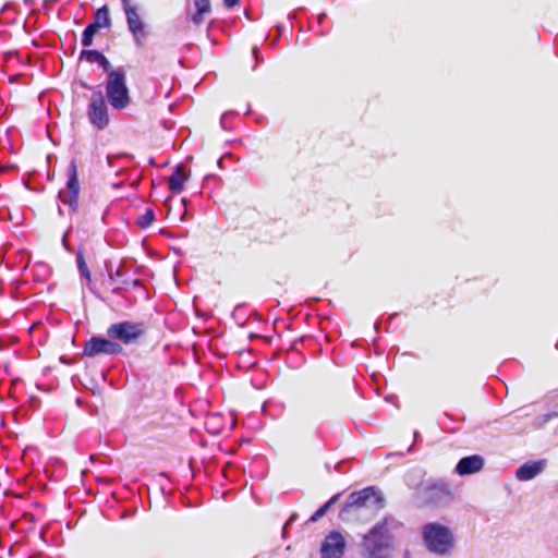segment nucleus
I'll return each instance as SVG.
<instances>
[{
	"label": "nucleus",
	"mask_w": 558,
	"mask_h": 558,
	"mask_svg": "<svg viewBox=\"0 0 558 558\" xmlns=\"http://www.w3.org/2000/svg\"><path fill=\"white\" fill-rule=\"evenodd\" d=\"M384 497L376 486H367L348 495L339 511V519L347 523H366L383 508Z\"/></svg>",
	"instance_id": "obj_1"
},
{
	"label": "nucleus",
	"mask_w": 558,
	"mask_h": 558,
	"mask_svg": "<svg viewBox=\"0 0 558 558\" xmlns=\"http://www.w3.org/2000/svg\"><path fill=\"white\" fill-rule=\"evenodd\" d=\"M424 547L428 553L439 556H451L457 546V536L453 530L440 522H428L421 527Z\"/></svg>",
	"instance_id": "obj_2"
},
{
	"label": "nucleus",
	"mask_w": 558,
	"mask_h": 558,
	"mask_svg": "<svg viewBox=\"0 0 558 558\" xmlns=\"http://www.w3.org/2000/svg\"><path fill=\"white\" fill-rule=\"evenodd\" d=\"M424 506L440 509L449 507L456 498L454 486L445 478L429 480L420 492Z\"/></svg>",
	"instance_id": "obj_3"
},
{
	"label": "nucleus",
	"mask_w": 558,
	"mask_h": 558,
	"mask_svg": "<svg viewBox=\"0 0 558 558\" xmlns=\"http://www.w3.org/2000/svg\"><path fill=\"white\" fill-rule=\"evenodd\" d=\"M106 98L110 107L116 111H123L131 101L130 89L126 84V73L123 68L109 73L105 84Z\"/></svg>",
	"instance_id": "obj_4"
},
{
	"label": "nucleus",
	"mask_w": 558,
	"mask_h": 558,
	"mask_svg": "<svg viewBox=\"0 0 558 558\" xmlns=\"http://www.w3.org/2000/svg\"><path fill=\"white\" fill-rule=\"evenodd\" d=\"M122 10L125 15L128 31L131 33L136 46L142 47L148 36V25L140 14V7L132 0H121Z\"/></svg>",
	"instance_id": "obj_5"
},
{
	"label": "nucleus",
	"mask_w": 558,
	"mask_h": 558,
	"mask_svg": "<svg viewBox=\"0 0 558 558\" xmlns=\"http://www.w3.org/2000/svg\"><path fill=\"white\" fill-rule=\"evenodd\" d=\"M145 324L142 322L124 320L110 325L107 336L110 339L123 344H134L145 335Z\"/></svg>",
	"instance_id": "obj_6"
},
{
	"label": "nucleus",
	"mask_w": 558,
	"mask_h": 558,
	"mask_svg": "<svg viewBox=\"0 0 558 558\" xmlns=\"http://www.w3.org/2000/svg\"><path fill=\"white\" fill-rule=\"evenodd\" d=\"M359 547L363 558H384V520L363 534Z\"/></svg>",
	"instance_id": "obj_7"
},
{
	"label": "nucleus",
	"mask_w": 558,
	"mask_h": 558,
	"mask_svg": "<svg viewBox=\"0 0 558 558\" xmlns=\"http://www.w3.org/2000/svg\"><path fill=\"white\" fill-rule=\"evenodd\" d=\"M66 177L68 180L65 189L59 191L58 198L63 205L69 206L70 213H75L78 208L80 194L77 165L75 160L70 161L66 170Z\"/></svg>",
	"instance_id": "obj_8"
},
{
	"label": "nucleus",
	"mask_w": 558,
	"mask_h": 558,
	"mask_svg": "<svg viewBox=\"0 0 558 558\" xmlns=\"http://www.w3.org/2000/svg\"><path fill=\"white\" fill-rule=\"evenodd\" d=\"M87 118L97 130H105L110 122L108 107L101 90H96L90 97Z\"/></svg>",
	"instance_id": "obj_9"
},
{
	"label": "nucleus",
	"mask_w": 558,
	"mask_h": 558,
	"mask_svg": "<svg viewBox=\"0 0 558 558\" xmlns=\"http://www.w3.org/2000/svg\"><path fill=\"white\" fill-rule=\"evenodd\" d=\"M123 352L122 345L113 341V339H107L102 337H92L88 341H86L83 354L85 356L94 357L99 354L107 355H119Z\"/></svg>",
	"instance_id": "obj_10"
},
{
	"label": "nucleus",
	"mask_w": 558,
	"mask_h": 558,
	"mask_svg": "<svg viewBox=\"0 0 558 558\" xmlns=\"http://www.w3.org/2000/svg\"><path fill=\"white\" fill-rule=\"evenodd\" d=\"M345 549V539L338 531H331L322 543V558H342Z\"/></svg>",
	"instance_id": "obj_11"
},
{
	"label": "nucleus",
	"mask_w": 558,
	"mask_h": 558,
	"mask_svg": "<svg viewBox=\"0 0 558 558\" xmlns=\"http://www.w3.org/2000/svg\"><path fill=\"white\" fill-rule=\"evenodd\" d=\"M484 458L478 454H472L461 458L454 472L461 476L471 475L480 472L484 468Z\"/></svg>",
	"instance_id": "obj_12"
},
{
	"label": "nucleus",
	"mask_w": 558,
	"mask_h": 558,
	"mask_svg": "<svg viewBox=\"0 0 558 558\" xmlns=\"http://www.w3.org/2000/svg\"><path fill=\"white\" fill-rule=\"evenodd\" d=\"M545 466V460H530L518 468L515 476L519 481H530L541 474Z\"/></svg>",
	"instance_id": "obj_13"
},
{
	"label": "nucleus",
	"mask_w": 558,
	"mask_h": 558,
	"mask_svg": "<svg viewBox=\"0 0 558 558\" xmlns=\"http://www.w3.org/2000/svg\"><path fill=\"white\" fill-rule=\"evenodd\" d=\"M187 180V175L185 173V166L179 163L174 167L172 174L168 179L169 190L173 194L182 193L184 189V182Z\"/></svg>",
	"instance_id": "obj_14"
},
{
	"label": "nucleus",
	"mask_w": 558,
	"mask_h": 558,
	"mask_svg": "<svg viewBox=\"0 0 558 558\" xmlns=\"http://www.w3.org/2000/svg\"><path fill=\"white\" fill-rule=\"evenodd\" d=\"M108 276L110 280H114L116 278L121 280V283L125 287L131 286L132 288H141L144 289V286L140 279H131L126 276L124 270V264L121 263L120 266L113 271L111 268L107 266Z\"/></svg>",
	"instance_id": "obj_15"
},
{
	"label": "nucleus",
	"mask_w": 558,
	"mask_h": 558,
	"mask_svg": "<svg viewBox=\"0 0 558 558\" xmlns=\"http://www.w3.org/2000/svg\"><path fill=\"white\" fill-rule=\"evenodd\" d=\"M111 24V20L109 16V11L106 5L98 9L94 14V22L89 23V25H96L97 29L101 27H109Z\"/></svg>",
	"instance_id": "obj_16"
},
{
	"label": "nucleus",
	"mask_w": 558,
	"mask_h": 558,
	"mask_svg": "<svg viewBox=\"0 0 558 558\" xmlns=\"http://www.w3.org/2000/svg\"><path fill=\"white\" fill-rule=\"evenodd\" d=\"M196 12L192 16V21L199 25L203 23V15L210 11V0H194Z\"/></svg>",
	"instance_id": "obj_17"
},
{
	"label": "nucleus",
	"mask_w": 558,
	"mask_h": 558,
	"mask_svg": "<svg viewBox=\"0 0 558 558\" xmlns=\"http://www.w3.org/2000/svg\"><path fill=\"white\" fill-rule=\"evenodd\" d=\"M232 318L238 326H244L248 318V311L245 304H238L233 312Z\"/></svg>",
	"instance_id": "obj_18"
},
{
	"label": "nucleus",
	"mask_w": 558,
	"mask_h": 558,
	"mask_svg": "<svg viewBox=\"0 0 558 558\" xmlns=\"http://www.w3.org/2000/svg\"><path fill=\"white\" fill-rule=\"evenodd\" d=\"M98 32L96 25H87L82 33L81 43L84 47H89L93 45L94 36Z\"/></svg>",
	"instance_id": "obj_19"
},
{
	"label": "nucleus",
	"mask_w": 558,
	"mask_h": 558,
	"mask_svg": "<svg viewBox=\"0 0 558 558\" xmlns=\"http://www.w3.org/2000/svg\"><path fill=\"white\" fill-rule=\"evenodd\" d=\"M155 220V213L151 208H146L145 213L136 220L141 229H147Z\"/></svg>",
	"instance_id": "obj_20"
},
{
	"label": "nucleus",
	"mask_w": 558,
	"mask_h": 558,
	"mask_svg": "<svg viewBox=\"0 0 558 558\" xmlns=\"http://www.w3.org/2000/svg\"><path fill=\"white\" fill-rule=\"evenodd\" d=\"M104 53L94 49H84L80 53V59H84L89 63H98Z\"/></svg>",
	"instance_id": "obj_21"
},
{
	"label": "nucleus",
	"mask_w": 558,
	"mask_h": 558,
	"mask_svg": "<svg viewBox=\"0 0 558 558\" xmlns=\"http://www.w3.org/2000/svg\"><path fill=\"white\" fill-rule=\"evenodd\" d=\"M76 264L81 277L85 278L88 282H90V271L81 252H78L76 255Z\"/></svg>",
	"instance_id": "obj_22"
},
{
	"label": "nucleus",
	"mask_w": 558,
	"mask_h": 558,
	"mask_svg": "<svg viewBox=\"0 0 558 558\" xmlns=\"http://www.w3.org/2000/svg\"><path fill=\"white\" fill-rule=\"evenodd\" d=\"M341 495H342V493H338V494L333 495L327 502H325L323 506H320L316 510L318 515H320V518H323L327 513V511L339 500Z\"/></svg>",
	"instance_id": "obj_23"
},
{
	"label": "nucleus",
	"mask_w": 558,
	"mask_h": 558,
	"mask_svg": "<svg viewBox=\"0 0 558 558\" xmlns=\"http://www.w3.org/2000/svg\"><path fill=\"white\" fill-rule=\"evenodd\" d=\"M341 495H342V493H338V494L333 495L327 502H325L323 506H320L316 510L318 515H320V518H323L327 513V511L339 500Z\"/></svg>",
	"instance_id": "obj_24"
},
{
	"label": "nucleus",
	"mask_w": 558,
	"mask_h": 558,
	"mask_svg": "<svg viewBox=\"0 0 558 558\" xmlns=\"http://www.w3.org/2000/svg\"><path fill=\"white\" fill-rule=\"evenodd\" d=\"M341 495H342V493H338V494L333 495L327 502H325L323 506H320L316 510L318 515H320V518H323L327 513V511L339 500Z\"/></svg>",
	"instance_id": "obj_25"
},
{
	"label": "nucleus",
	"mask_w": 558,
	"mask_h": 558,
	"mask_svg": "<svg viewBox=\"0 0 558 558\" xmlns=\"http://www.w3.org/2000/svg\"><path fill=\"white\" fill-rule=\"evenodd\" d=\"M236 114L238 112L235 111H227L221 116L220 124L223 130H231V126L229 125V119L233 118Z\"/></svg>",
	"instance_id": "obj_26"
},
{
	"label": "nucleus",
	"mask_w": 558,
	"mask_h": 558,
	"mask_svg": "<svg viewBox=\"0 0 558 558\" xmlns=\"http://www.w3.org/2000/svg\"><path fill=\"white\" fill-rule=\"evenodd\" d=\"M98 65L104 70V72H106L107 77H109V73H112L116 71V69H112L110 61L107 59V57L105 54L99 60Z\"/></svg>",
	"instance_id": "obj_27"
},
{
	"label": "nucleus",
	"mask_w": 558,
	"mask_h": 558,
	"mask_svg": "<svg viewBox=\"0 0 558 558\" xmlns=\"http://www.w3.org/2000/svg\"><path fill=\"white\" fill-rule=\"evenodd\" d=\"M385 522H386V548H388L390 545V536L388 535L387 531H388V526L390 524L395 523V520L393 519L390 520L388 517H386Z\"/></svg>",
	"instance_id": "obj_28"
},
{
	"label": "nucleus",
	"mask_w": 558,
	"mask_h": 558,
	"mask_svg": "<svg viewBox=\"0 0 558 558\" xmlns=\"http://www.w3.org/2000/svg\"><path fill=\"white\" fill-rule=\"evenodd\" d=\"M126 156H128L126 154H121V155H108V156H107L108 165H109L110 167H113V160H114L116 158H119V157H126Z\"/></svg>",
	"instance_id": "obj_29"
},
{
	"label": "nucleus",
	"mask_w": 558,
	"mask_h": 558,
	"mask_svg": "<svg viewBox=\"0 0 558 558\" xmlns=\"http://www.w3.org/2000/svg\"><path fill=\"white\" fill-rule=\"evenodd\" d=\"M126 290L125 286H118L112 289V293L117 295H121Z\"/></svg>",
	"instance_id": "obj_30"
},
{
	"label": "nucleus",
	"mask_w": 558,
	"mask_h": 558,
	"mask_svg": "<svg viewBox=\"0 0 558 558\" xmlns=\"http://www.w3.org/2000/svg\"><path fill=\"white\" fill-rule=\"evenodd\" d=\"M239 2L240 0H223V4L228 9L235 7Z\"/></svg>",
	"instance_id": "obj_31"
},
{
	"label": "nucleus",
	"mask_w": 558,
	"mask_h": 558,
	"mask_svg": "<svg viewBox=\"0 0 558 558\" xmlns=\"http://www.w3.org/2000/svg\"><path fill=\"white\" fill-rule=\"evenodd\" d=\"M320 519V515L315 511L310 519L307 520V523H314Z\"/></svg>",
	"instance_id": "obj_32"
},
{
	"label": "nucleus",
	"mask_w": 558,
	"mask_h": 558,
	"mask_svg": "<svg viewBox=\"0 0 558 558\" xmlns=\"http://www.w3.org/2000/svg\"><path fill=\"white\" fill-rule=\"evenodd\" d=\"M252 52H253V56H254V58L256 59L257 62L262 61V59H259V56H258V48L257 47H254Z\"/></svg>",
	"instance_id": "obj_33"
},
{
	"label": "nucleus",
	"mask_w": 558,
	"mask_h": 558,
	"mask_svg": "<svg viewBox=\"0 0 558 558\" xmlns=\"http://www.w3.org/2000/svg\"><path fill=\"white\" fill-rule=\"evenodd\" d=\"M404 454H405V453H404V452H402V451L395 452V453L389 452V453H386V458H390V457H393V456H401V457H403Z\"/></svg>",
	"instance_id": "obj_34"
},
{
	"label": "nucleus",
	"mask_w": 558,
	"mask_h": 558,
	"mask_svg": "<svg viewBox=\"0 0 558 558\" xmlns=\"http://www.w3.org/2000/svg\"><path fill=\"white\" fill-rule=\"evenodd\" d=\"M302 340H303V339H302V338H300V339H296L295 341H293V342H292V344H291V350H295V349H296L298 343L302 342Z\"/></svg>",
	"instance_id": "obj_35"
},
{
	"label": "nucleus",
	"mask_w": 558,
	"mask_h": 558,
	"mask_svg": "<svg viewBox=\"0 0 558 558\" xmlns=\"http://www.w3.org/2000/svg\"><path fill=\"white\" fill-rule=\"evenodd\" d=\"M296 519H298V514L296 513L291 514V517L289 518V520L286 523V525L289 524V523L294 522Z\"/></svg>",
	"instance_id": "obj_36"
},
{
	"label": "nucleus",
	"mask_w": 558,
	"mask_h": 558,
	"mask_svg": "<svg viewBox=\"0 0 558 558\" xmlns=\"http://www.w3.org/2000/svg\"><path fill=\"white\" fill-rule=\"evenodd\" d=\"M325 17H326V14H325V13L319 14V16H318V23L320 24Z\"/></svg>",
	"instance_id": "obj_37"
},
{
	"label": "nucleus",
	"mask_w": 558,
	"mask_h": 558,
	"mask_svg": "<svg viewBox=\"0 0 558 558\" xmlns=\"http://www.w3.org/2000/svg\"><path fill=\"white\" fill-rule=\"evenodd\" d=\"M82 87H83V88H86V89H94V87H93V86H90V85H88V84H86V83H82Z\"/></svg>",
	"instance_id": "obj_38"
},
{
	"label": "nucleus",
	"mask_w": 558,
	"mask_h": 558,
	"mask_svg": "<svg viewBox=\"0 0 558 558\" xmlns=\"http://www.w3.org/2000/svg\"><path fill=\"white\" fill-rule=\"evenodd\" d=\"M392 399H393L392 397H388V396L385 397L386 402H392Z\"/></svg>",
	"instance_id": "obj_39"
},
{
	"label": "nucleus",
	"mask_w": 558,
	"mask_h": 558,
	"mask_svg": "<svg viewBox=\"0 0 558 558\" xmlns=\"http://www.w3.org/2000/svg\"><path fill=\"white\" fill-rule=\"evenodd\" d=\"M418 437H420V434H418V432H417V430H415V432H414V440L416 441Z\"/></svg>",
	"instance_id": "obj_40"
},
{
	"label": "nucleus",
	"mask_w": 558,
	"mask_h": 558,
	"mask_svg": "<svg viewBox=\"0 0 558 558\" xmlns=\"http://www.w3.org/2000/svg\"><path fill=\"white\" fill-rule=\"evenodd\" d=\"M403 558H411L410 553L407 550Z\"/></svg>",
	"instance_id": "obj_41"
},
{
	"label": "nucleus",
	"mask_w": 558,
	"mask_h": 558,
	"mask_svg": "<svg viewBox=\"0 0 558 558\" xmlns=\"http://www.w3.org/2000/svg\"><path fill=\"white\" fill-rule=\"evenodd\" d=\"M413 448V444L407 449V452H410Z\"/></svg>",
	"instance_id": "obj_42"
},
{
	"label": "nucleus",
	"mask_w": 558,
	"mask_h": 558,
	"mask_svg": "<svg viewBox=\"0 0 558 558\" xmlns=\"http://www.w3.org/2000/svg\"><path fill=\"white\" fill-rule=\"evenodd\" d=\"M58 211H59L60 215H63V211H62L61 207H59Z\"/></svg>",
	"instance_id": "obj_43"
},
{
	"label": "nucleus",
	"mask_w": 558,
	"mask_h": 558,
	"mask_svg": "<svg viewBox=\"0 0 558 558\" xmlns=\"http://www.w3.org/2000/svg\"><path fill=\"white\" fill-rule=\"evenodd\" d=\"M266 405H267V402L263 404V411L265 412L266 410Z\"/></svg>",
	"instance_id": "obj_44"
}]
</instances>
